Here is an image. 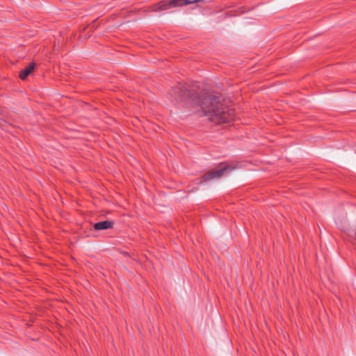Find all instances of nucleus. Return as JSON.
Wrapping results in <instances>:
<instances>
[{"label": "nucleus", "mask_w": 356, "mask_h": 356, "mask_svg": "<svg viewBox=\"0 0 356 356\" xmlns=\"http://www.w3.org/2000/svg\"><path fill=\"white\" fill-rule=\"evenodd\" d=\"M170 94L177 101H189L193 106H200L204 115L216 124L229 122L234 118V109L224 105L222 97L216 92H207L196 86L187 88L179 83Z\"/></svg>", "instance_id": "1"}, {"label": "nucleus", "mask_w": 356, "mask_h": 356, "mask_svg": "<svg viewBox=\"0 0 356 356\" xmlns=\"http://www.w3.org/2000/svg\"><path fill=\"white\" fill-rule=\"evenodd\" d=\"M234 168L229 163H220L215 168L207 171L200 177L199 183L220 179L225 173L230 172Z\"/></svg>", "instance_id": "2"}, {"label": "nucleus", "mask_w": 356, "mask_h": 356, "mask_svg": "<svg viewBox=\"0 0 356 356\" xmlns=\"http://www.w3.org/2000/svg\"><path fill=\"white\" fill-rule=\"evenodd\" d=\"M180 6L179 0H162L152 5L149 9L152 12H161Z\"/></svg>", "instance_id": "3"}, {"label": "nucleus", "mask_w": 356, "mask_h": 356, "mask_svg": "<svg viewBox=\"0 0 356 356\" xmlns=\"http://www.w3.org/2000/svg\"><path fill=\"white\" fill-rule=\"evenodd\" d=\"M114 225V222L112 220H104L96 222L93 225L95 230H106L112 229Z\"/></svg>", "instance_id": "4"}, {"label": "nucleus", "mask_w": 356, "mask_h": 356, "mask_svg": "<svg viewBox=\"0 0 356 356\" xmlns=\"http://www.w3.org/2000/svg\"><path fill=\"white\" fill-rule=\"evenodd\" d=\"M36 64L33 62L30 63L28 66L22 69L19 72V77L22 80H25L30 74H32L35 68Z\"/></svg>", "instance_id": "5"}, {"label": "nucleus", "mask_w": 356, "mask_h": 356, "mask_svg": "<svg viewBox=\"0 0 356 356\" xmlns=\"http://www.w3.org/2000/svg\"><path fill=\"white\" fill-rule=\"evenodd\" d=\"M203 0H179L180 6H184L188 4L202 1Z\"/></svg>", "instance_id": "6"}]
</instances>
